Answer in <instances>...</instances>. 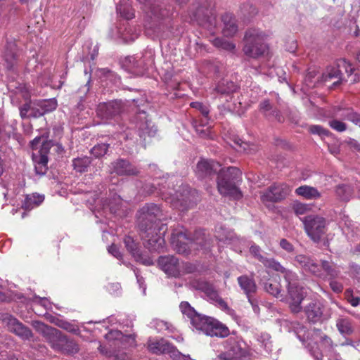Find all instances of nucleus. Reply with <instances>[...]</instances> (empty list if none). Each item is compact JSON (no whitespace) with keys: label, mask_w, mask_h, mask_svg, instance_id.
<instances>
[{"label":"nucleus","mask_w":360,"mask_h":360,"mask_svg":"<svg viewBox=\"0 0 360 360\" xmlns=\"http://www.w3.org/2000/svg\"><path fill=\"white\" fill-rule=\"evenodd\" d=\"M91 163V158L88 156H83L72 160L73 169L79 173L87 172L88 167Z\"/></svg>","instance_id":"e433bc0d"},{"label":"nucleus","mask_w":360,"mask_h":360,"mask_svg":"<svg viewBox=\"0 0 360 360\" xmlns=\"http://www.w3.org/2000/svg\"><path fill=\"white\" fill-rule=\"evenodd\" d=\"M158 264L169 277L179 278L181 276L182 264L174 255L160 256L158 259Z\"/></svg>","instance_id":"4468645a"},{"label":"nucleus","mask_w":360,"mask_h":360,"mask_svg":"<svg viewBox=\"0 0 360 360\" xmlns=\"http://www.w3.org/2000/svg\"><path fill=\"white\" fill-rule=\"evenodd\" d=\"M53 146V143L51 140H43L40 149L37 153L32 154V160L34 163V170L36 174L39 176L45 175L48 171V154L50 149Z\"/></svg>","instance_id":"f8f14e48"},{"label":"nucleus","mask_w":360,"mask_h":360,"mask_svg":"<svg viewBox=\"0 0 360 360\" xmlns=\"http://www.w3.org/2000/svg\"><path fill=\"white\" fill-rule=\"evenodd\" d=\"M108 250L109 253L113 255L117 259H122V255L117 245L112 244L110 246L108 247Z\"/></svg>","instance_id":"338daca9"},{"label":"nucleus","mask_w":360,"mask_h":360,"mask_svg":"<svg viewBox=\"0 0 360 360\" xmlns=\"http://www.w3.org/2000/svg\"><path fill=\"white\" fill-rule=\"evenodd\" d=\"M345 119L353 122L356 125L360 126V115L356 112L350 111L345 115Z\"/></svg>","instance_id":"680f3d73"},{"label":"nucleus","mask_w":360,"mask_h":360,"mask_svg":"<svg viewBox=\"0 0 360 360\" xmlns=\"http://www.w3.org/2000/svg\"><path fill=\"white\" fill-rule=\"evenodd\" d=\"M260 248L258 245H252L250 248V253L260 262H262V259H266L267 257L262 256L260 253Z\"/></svg>","instance_id":"0e129e2a"},{"label":"nucleus","mask_w":360,"mask_h":360,"mask_svg":"<svg viewBox=\"0 0 360 360\" xmlns=\"http://www.w3.org/2000/svg\"><path fill=\"white\" fill-rule=\"evenodd\" d=\"M305 231L314 242L319 243L326 232V221L319 215H308L302 219Z\"/></svg>","instance_id":"6e6552de"},{"label":"nucleus","mask_w":360,"mask_h":360,"mask_svg":"<svg viewBox=\"0 0 360 360\" xmlns=\"http://www.w3.org/2000/svg\"><path fill=\"white\" fill-rule=\"evenodd\" d=\"M32 106L30 103H25L20 108V115L22 119L30 117V112H31Z\"/></svg>","instance_id":"e2e57ef3"},{"label":"nucleus","mask_w":360,"mask_h":360,"mask_svg":"<svg viewBox=\"0 0 360 360\" xmlns=\"http://www.w3.org/2000/svg\"><path fill=\"white\" fill-rule=\"evenodd\" d=\"M139 35V32H132V29L131 27H127L125 28L124 32L122 33V39L126 43H129L134 41L136 39H137Z\"/></svg>","instance_id":"3c124183"},{"label":"nucleus","mask_w":360,"mask_h":360,"mask_svg":"<svg viewBox=\"0 0 360 360\" xmlns=\"http://www.w3.org/2000/svg\"><path fill=\"white\" fill-rule=\"evenodd\" d=\"M224 27L222 33L224 37H233L238 32V25L236 19L230 14H225L222 16Z\"/></svg>","instance_id":"c85d7f7f"},{"label":"nucleus","mask_w":360,"mask_h":360,"mask_svg":"<svg viewBox=\"0 0 360 360\" xmlns=\"http://www.w3.org/2000/svg\"><path fill=\"white\" fill-rule=\"evenodd\" d=\"M290 186L284 183H275L261 195L262 202H277L285 199L290 192Z\"/></svg>","instance_id":"ddd939ff"},{"label":"nucleus","mask_w":360,"mask_h":360,"mask_svg":"<svg viewBox=\"0 0 360 360\" xmlns=\"http://www.w3.org/2000/svg\"><path fill=\"white\" fill-rule=\"evenodd\" d=\"M110 147V144L101 143L95 145L90 150L91 154L96 158H100L104 156Z\"/></svg>","instance_id":"c03bdc74"},{"label":"nucleus","mask_w":360,"mask_h":360,"mask_svg":"<svg viewBox=\"0 0 360 360\" xmlns=\"http://www.w3.org/2000/svg\"><path fill=\"white\" fill-rule=\"evenodd\" d=\"M165 219L161 207L154 203L146 204L140 210L138 218L140 231H146L152 226H161L160 221Z\"/></svg>","instance_id":"39448f33"},{"label":"nucleus","mask_w":360,"mask_h":360,"mask_svg":"<svg viewBox=\"0 0 360 360\" xmlns=\"http://www.w3.org/2000/svg\"><path fill=\"white\" fill-rule=\"evenodd\" d=\"M309 352L311 354L314 356L315 360H322L323 355L322 352L318 348H314L313 347L310 348Z\"/></svg>","instance_id":"774afa93"},{"label":"nucleus","mask_w":360,"mask_h":360,"mask_svg":"<svg viewBox=\"0 0 360 360\" xmlns=\"http://www.w3.org/2000/svg\"><path fill=\"white\" fill-rule=\"evenodd\" d=\"M37 106L41 108V113L46 114L56 110L58 105L57 101L54 98L39 101Z\"/></svg>","instance_id":"37998d69"},{"label":"nucleus","mask_w":360,"mask_h":360,"mask_svg":"<svg viewBox=\"0 0 360 360\" xmlns=\"http://www.w3.org/2000/svg\"><path fill=\"white\" fill-rule=\"evenodd\" d=\"M304 313L307 319L310 322H319L322 320L323 318V306L320 302H310L305 307Z\"/></svg>","instance_id":"b1692460"},{"label":"nucleus","mask_w":360,"mask_h":360,"mask_svg":"<svg viewBox=\"0 0 360 360\" xmlns=\"http://www.w3.org/2000/svg\"><path fill=\"white\" fill-rule=\"evenodd\" d=\"M271 337L268 333H261L258 338L259 346L263 349L265 354H269L273 350Z\"/></svg>","instance_id":"ea45409f"},{"label":"nucleus","mask_w":360,"mask_h":360,"mask_svg":"<svg viewBox=\"0 0 360 360\" xmlns=\"http://www.w3.org/2000/svg\"><path fill=\"white\" fill-rule=\"evenodd\" d=\"M329 285L331 290L335 293H340L343 290V285L339 281H336V278L328 279Z\"/></svg>","instance_id":"13d9d810"},{"label":"nucleus","mask_w":360,"mask_h":360,"mask_svg":"<svg viewBox=\"0 0 360 360\" xmlns=\"http://www.w3.org/2000/svg\"><path fill=\"white\" fill-rule=\"evenodd\" d=\"M237 89L236 84L231 80L223 79L219 81L214 91L221 95H229Z\"/></svg>","instance_id":"72a5a7b5"},{"label":"nucleus","mask_w":360,"mask_h":360,"mask_svg":"<svg viewBox=\"0 0 360 360\" xmlns=\"http://www.w3.org/2000/svg\"><path fill=\"white\" fill-rule=\"evenodd\" d=\"M241 172L236 167H229L226 169H220L217 179L219 193L224 196H229L238 200L242 198L241 191L237 186L240 181Z\"/></svg>","instance_id":"f03ea898"},{"label":"nucleus","mask_w":360,"mask_h":360,"mask_svg":"<svg viewBox=\"0 0 360 360\" xmlns=\"http://www.w3.org/2000/svg\"><path fill=\"white\" fill-rule=\"evenodd\" d=\"M112 172L119 176H137L139 170L129 160L119 158L111 163Z\"/></svg>","instance_id":"412c9836"},{"label":"nucleus","mask_w":360,"mask_h":360,"mask_svg":"<svg viewBox=\"0 0 360 360\" xmlns=\"http://www.w3.org/2000/svg\"><path fill=\"white\" fill-rule=\"evenodd\" d=\"M190 105L191 107L198 110L205 118H208L210 113L209 106L205 105L200 102H192Z\"/></svg>","instance_id":"5fc2aeb1"},{"label":"nucleus","mask_w":360,"mask_h":360,"mask_svg":"<svg viewBox=\"0 0 360 360\" xmlns=\"http://www.w3.org/2000/svg\"><path fill=\"white\" fill-rule=\"evenodd\" d=\"M354 68L352 67V65L346 59L341 58L337 61L336 66H329L326 69L322 75V79L324 82L338 79L333 83V86L340 84L343 80L351 83L360 82V75L354 73Z\"/></svg>","instance_id":"7ed1b4c3"},{"label":"nucleus","mask_w":360,"mask_h":360,"mask_svg":"<svg viewBox=\"0 0 360 360\" xmlns=\"http://www.w3.org/2000/svg\"><path fill=\"white\" fill-rule=\"evenodd\" d=\"M4 58L8 65L12 66L17 58V48L14 42H8L4 53Z\"/></svg>","instance_id":"a19ab883"},{"label":"nucleus","mask_w":360,"mask_h":360,"mask_svg":"<svg viewBox=\"0 0 360 360\" xmlns=\"http://www.w3.org/2000/svg\"><path fill=\"white\" fill-rule=\"evenodd\" d=\"M329 126L338 132H342L347 129V124L338 120H332L328 122Z\"/></svg>","instance_id":"6e6d98bb"},{"label":"nucleus","mask_w":360,"mask_h":360,"mask_svg":"<svg viewBox=\"0 0 360 360\" xmlns=\"http://www.w3.org/2000/svg\"><path fill=\"white\" fill-rule=\"evenodd\" d=\"M295 193L307 200H316L321 197V193L316 188L307 185L301 186L295 189Z\"/></svg>","instance_id":"2f4dec72"},{"label":"nucleus","mask_w":360,"mask_h":360,"mask_svg":"<svg viewBox=\"0 0 360 360\" xmlns=\"http://www.w3.org/2000/svg\"><path fill=\"white\" fill-rule=\"evenodd\" d=\"M247 298L248 300V302L251 304L254 312L257 314H259L260 312V308L259 307L258 300L254 297V295H252Z\"/></svg>","instance_id":"69168bd1"},{"label":"nucleus","mask_w":360,"mask_h":360,"mask_svg":"<svg viewBox=\"0 0 360 360\" xmlns=\"http://www.w3.org/2000/svg\"><path fill=\"white\" fill-rule=\"evenodd\" d=\"M345 295L347 297V301L351 304L352 306L356 307L360 304V296H354L353 295L352 290H346Z\"/></svg>","instance_id":"4d7b16f0"},{"label":"nucleus","mask_w":360,"mask_h":360,"mask_svg":"<svg viewBox=\"0 0 360 360\" xmlns=\"http://www.w3.org/2000/svg\"><path fill=\"white\" fill-rule=\"evenodd\" d=\"M139 1H140V3L144 4L146 5V13L150 12L151 13L150 17H152V15H153V16L159 18H162L164 16V14H162L161 13H158L157 8L154 6H152L148 0H139Z\"/></svg>","instance_id":"603ef678"},{"label":"nucleus","mask_w":360,"mask_h":360,"mask_svg":"<svg viewBox=\"0 0 360 360\" xmlns=\"http://www.w3.org/2000/svg\"><path fill=\"white\" fill-rule=\"evenodd\" d=\"M170 242L177 252L187 254L190 251L189 244L192 243V240L187 236L183 228H179L173 230Z\"/></svg>","instance_id":"a211bd4d"},{"label":"nucleus","mask_w":360,"mask_h":360,"mask_svg":"<svg viewBox=\"0 0 360 360\" xmlns=\"http://www.w3.org/2000/svg\"><path fill=\"white\" fill-rule=\"evenodd\" d=\"M124 243L127 250L133 255V256H139V250L137 244L135 243L134 238L131 236H125L124 238Z\"/></svg>","instance_id":"de8ad7c7"},{"label":"nucleus","mask_w":360,"mask_h":360,"mask_svg":"<svg viewBox=\"0 0 360 360\" xmlns=\"http://www.w3.org/2000/svg\"><path fill=\"white\" fill-rule=\"evenodd\" d=\"M0 321L10 332L24 340H29L33 337L32 330L18 319L8 313H0Z\"/></svg>","instance_id":"1a4fd4ad"},{"label":"nucleus","mask_w":360,"mask_h":360,"mask_svg":"<svg viewBox=\"0 0 360 360\" xmlns=\"http://www.w3.org/2000/svg\"><path fill=\"white\" fill-rule=\"evenodd\" d=\"M89 82H88L84 86H82L79 90V92H82L84 94V96H79V103H77V108L79 109V110H83L84 108V105H83V102H84L85 101V95L88 93V91H89Z\"/></svg>","instance_id":"bf43d9fd"},{"label":"nucleus","mask_w":360,"mask_h":360,"mask_svg":"<svg viewBox=\"0 0 360 360\" xmlns=\"http://www.w3.org/2000/svg\"><path fill=\"white\" fill-rule=\"evenodd\" d=\"M264 290L269 294L278 297L281 294V285L276 281H269L264 283Z\"/></svg>","instance_id":"49530a36"},{"label":"nucleus","mask_w":360,"mask_h":360,"mask_svg":"<svg viewBox=\"0 0 360 360\" xmlns=\"http://www.w3.org/2000/svg\"><path fill=\"white\" fill-rule=\"evenodd\" d=\"M206 335L212 337L225 338L229 335V329L225 325L213 318Z\"/></svg>","instance_id":"c756f323"},{"label":"nucleus","mask_w":360,"mask_h":360,"mask_svg":"<svg viewBox=\"0 0 360 360\" xmlns=\"http://www.w3.org/2000/svg\"><path fill=\"white\" fill-rule=\"evenodd\" d=\"M312 336L315 340H319L321 346L326 351L330 352L333 350L335 345L333 343L331 338L323 333L320 329L314 328L313 330Z\"/></svg>","instance_id":"473e14b6"},{"label":"nucleus","mask_w":360,"mask_h":360,"mask_svg":"<svg viewBox=\"0 0 360 360\" xmlns=\"http://www.w3.org/2000/svg\"><path fill=\"white\" fill-rule=\"evenodd\" d=\"M220 165L214 160L200 159L196 165L195 175L198 179L210 178L217 173Z\"/></svg>","instance_id":"aec40b11"},{"label":"nucleus","mask_w":360,"mask_h":360,"mask_svg":"<svg viewBox=\"0 0 360 360\" xmlns=\"http://www.w3.org/2000/svg\"><path fill=\"white\" fill-rule=\"evenodd\" d=\"M286 282V288L288 295L290 300V308L292 312L298 313L302 310L301 303L303 301L305 295L304 288L299 284V277L296 273L290 278L285 279Z\"/></svg>","instance_id":"423d86ee"},{"label":"nucleus","mask_w":360,"mask_h":360,"mask_svg":"<svg viewBox=\"0 0 360 360\" xmlns=\"http://www.w3.org/2000/svg\"><path fill=\"white\" fill-rule=\"evenodd\" d=\"M336 195L344 201H348L352 195L353 189L347 184L338 185L335 188Z\"/></svg>","instance_id":"79ce46f5"},{"label":"nucleus","mask_w":360,"mask_h":360,"mask_svg":"<svg viewBox=\"0 0 360 360\" xmlns=\"http://www.w3.org/2000/svg\"><path fill=\"white\" fill-rule=\"evenodd\" d=\"M191 285L195 290L204 292L210 300L217 297V290L212 283L206 281L194 280L191 282Z\"/></svg>","instance_id":"cd10ccee"},{"label":"nucleus","mask_w":360,"mask_h":360,"mask_svg":"<svg viewBox=\"0 0 360 360\" xmlns=\"http://www.w3.org/2000/svg\"><path fill=\"white\" fill-rule=\"evenodd\" d=\"M336 327L342 335H350L354 332L351 319L347 317H340L336 321Z\"/></svg>","instance_id":"f704fd0d"},{"label":"nucleus","mask_w":360,"mask_h":360,"mask_svg":"<svg viewBox=\"0 0 360 360\" xmlns=\"http://www.w3.org/2000/svg\"><path fill=\"white\" fill-rule=\"evenodd\" d=\"M117 12L126 20H131L135 16L131 6L125 1H122L117 6Z\"/></svg>","instance_id":"4c0bfd02"},{"label":"nucleus","mask_w":360,"mask_h":360,"mask_svg":"<svg viewBox=\"0 0 360 360\" xmlns=\"http://www.w3.org/2000/svg\"><path fill=\"white\" fill-rule=\"evenodd\" d=\"M153 62V56L150 52H145L141 56H129L125 60L129 70L139 76L143 75Z\"/></svg>","instance_id":"9b49d317"},{"label":"nucleus","mask_w":360,"mask_h":360,"mask_svg":"<svg viewBox=\"0 0 360 360\" xmlns=\"http://www.w3.org/2000/svg\"><path fill=\"white\" fill-rule=\"evenodd\" d=\"M265 39L266 35L261 30L255 28L248 30L244 37V54L252 58L263 56L268 49Z\"/></svg>","instance_id":"20e7f679"},{"label":"nucleus","mask_w":360,"mask_h":360,"mask_svg":"<svg viewBox=\"0 0 360 360\" xmlns=\"http://www.w3.org/2000/svg\"><path fill=\"white\" fill-rule=\"evenodd\" d=\"M214 6L212 0H196L191 9V18L198 22L205 20L210 14Z\"/></svg>","instance_id":"dca6fc26"},{"label":"nucleus","mask_w":360,"mask_h":360,"mask_svg":"<svg viewBox=\"0 0 360 360\" xmlns=\"http://www.w3.org/2000/svg\"><path fill=\"white\" fill-rule=\"evenodd\" d=\"M292 210L297 216L304 215L307 214L311 209L310 206L307 204L302 203L300 202H295L292 204Z\"/></svg>","instance_id":"8fccbe9b"},{"label":"nucleus","mask_w":360,"mask_h":360,"mask_svg":"<svg viewBox=\"0 0 360 360\" xmlns=\"http://www.w3.org/2000/svg\"><path fill=\"white\" fill-rule=\"evenodd\" d=\"M238 283L247 297L254 295L257 290V286L253 276L242 275L237 278Z\"/></svg>","instance_id":"5701e85b"},{"label":"nucleus","mask_w":360,"mask_h":360,"mask_svg":"<svg viewBox=\"0 0 360 360\" xmlns=\"http://www.w3.org/2000/svg\"><path fill=\"white\" fill-rule=\"evenodd\" d=\"M259 110L269 120H276L278 122L284 120L280 110L272 105L269 99H264L259 103Z\"/></svg>","instance_id":"4be33fe9"},{"label":"nucleus","mask_w":360,"mask_h":360,"mask_svg":"<svg viewBox=\"0 0 360 360\" xmlns=\"http://www.w3.org/2000/svg\"><path fill=\"white\" fill-rule=\"evenodd\" d=\"M166 183L165 179H162L161 182L158 183H146L142 187V193L143 195H150L157 192L162 198L167 199V195H172L171 192L167 193L165 191V186L163 185Z\"/></svg>","instance_id":"a878e982"},{"label":"nucleus","mask_w":360,"mask_h":360,"mask_svg":"<svg viewBox=\"0 0 360 360\" xmlns=\"http://www.w3.org/2000/svg\"><path fill=\"white\" fill-rule=\"evenodd\" d=\"M280 247L288 253L294 252V245L285 238H282L279 242Z\"/></svg>","instance_id":"052dcab7"},{"label":"nucleus","mask_w":360,"mask_h":360,"mask_svg":"<svg viewBox=\"0 0 360 360\" xmlns=\"http://www.w3.org/2000/svg\"><path fill=\"white\" fill-rule=\"evenodd\" d=\"M32 326L45 338L53 349L68 354L78 352V345L73 340L68 338L58 329L39 321H33Z\"/></svg>","instance_id":"f257e3e1"},{"label":"nucleus","mask_w":360,"mask_h":360,"mask_svg":"<svg viewBox=\"0 0 360 360\" xmlns=\"http://www.w3.org/2000/svg\"><path fill=\"white\" fill-rule=\"evenodd\" d=\"M213 318L198 314L191 321L192 326L198 330L207 334Z\"/></svg>","instance_id":"7c9ffc66"},{"label":"nucleus","mask_w":360,"mask_h":360,"mask_svg":"<svg viewBox=\"0 0 360 360\" xmlns=\"http://www.w3.org/2000/svg\"><path fill=\"white\" fill-rule=\"evenodd\" d=\"M136 127L138 131L139 136L145 141L146 137L154 136L157 129L152 124L151 121L148 119V115L144 110L139 111L134 117Z\"/></svg>","instance_id":"2eb2a0df"},{"label":"nucleus","mask_w":360,"mask_h":360,"mask_svg":"<svg viewBox=\"0 0 360 360\" xmlns=\"http://www.w3.org/2000/svg\"><path fill=\"white\" fill-rule=\"evenodd\" d=\"M44 200V196L39 194L27 195L22 202V207L25 210H31L39 206Z\"/></svg>","instance_id":"c9c22d12"},{"label":"nucleus","mask_w":360,"mask_h":360,"mask_svg":"<svg viewBox=\"0 0 360 360\" xmlns=\"http://www.w3.org/2000/svg\"><path fill=\"white\" fill-rule=\"evenodd\" d=\"M182 191L185 193L184 195L181 193V190L175 191L174 198H175L184 208H188L192 206V202L190 199V192L184 189H182Z\"/></svg>","instance_id":"58836bf2"},{"label":"nucleus","mask_w":360,"mask_h":360,"mask_svg":"<svg viewBox=\"0 0 360 360\" xmlns=\"http://www.w3.org/2000/svg\"><path fill=\"white\" fill-rule=\"evenodd\" d=\"M295 262L304 271L316 277L319 264L314 259L305 255H298L295 256Z\"/></svg>","instance_id":"393cba45"},{"label":"nucleus","mask_w":360,"mask_h":360,"mask_svg":"<svg viewBox=\"0 0 360 360\" xmlns=\"http://www.w3.org/2000/svg\"><path fill=\"white\" fill-rule=\"evenodd\" d=\"M341 271L339 266L331 260L321 259L316 271V277L326 281L330 278H337Z\"/></svg>","instance_id":"6ab92c4d"},{"label":"nucleus","mask_w":360,"mask_h":360,"mask_svg":"<svg viewBox=\"0 0 360 360\" xmlns=\"http://www.w3.org/2000/svg\"><path fill=\"white\" fill-rule=\"evenodd\" d=\"M262 263L266 268L282 274L284 280L288 278H290V276H293V274L295 273L290 269L285 268L278 261L274 258L262 259Z\"/></svg>","instance_id":"bb28decb"},{"label":"nucleus","mask_w":360,"mask_h":360,"mask_svg":"<svg viewBox=\"0 0 360 360\" xmlns=\"http://www.w3.org/2000/svg\"><path fill=\"white\" fill-rule=\"evenodd\" d=\"M213 45L228 51H233L236 49V45L233 43L219 37L215 38L213 40Z\"/></svg>","instance_id":"a18cd8bd"},{"label":"nucleus","mask_w":360,"mask_h":360,"mask_svg":"<svg viewBox=\"0 0 360 360\" xmlns=\"http://www.w3.org/2000/svg\"><path fill=\"white\" fill-rule=\"evenodd\" d=\"M309 131L313 134H318L321 136H328L330 131L320 125H311L309 127Z\"/></svg>","instance_id":"864d4df0"},{"label":"nucleus","mask_w":360,"mask_h":360,"mask_svg":"<svg viewBox=\"0 0 360 360\" xmlns=\"http://www.w3.org/2000/svg\"><path fill=\"white\" fill-rule=\"evenodd\" d=\"M179 308L182 314L186 315L190 319V321L198 314L188 302H181L179 305Z\"/></svg>","instance_id":"09e8293b"},{"label":"nucleus","mask_w":360,"mask_h":360,"mask_svg":"<svg viewBox=\"0 0 360 360\" xmlns=\"http://www.w3.org/2000/svg\"><path fill=\"white\" fill-rule=\"evenodd\" d=\"M124 109L121 101H111L108 103H100L97 108V115L102 119L110 120L120 115Z\"/></svg>","instance_id":"f3484780"},{"label":"nucleus","mask_w":360,"mask_h":360,"mask_svg":"<svg viewBox=\"0 0 360 360\" xmlns=\"http://www.w3.org/2000/svg\"><path fill=\"white\" fill-rule=\"evenodd\" d=\"M163 226V224L161 226L151 225L147 230L141 231L143 244L150 251L160 252L164 249L165 241L161 233V231L165 232Z\"/></svg>","instance_id":"0eeeda50"},{"label":"nucleus","mask_w":360,"mask_h":360,"mask_svg":"<svg viewBox=\"0 0 360 360\" xmlns=\"http://www.w3.org/2000/svg\"><path fill=\"white\" fill-rule=\"evenodd\" d=\"M228 349L217 356L219 360H249L250 353L245 344L235 339L227 340Z\"/></svg>","instance_id":"9d476101"}]
</instances>
